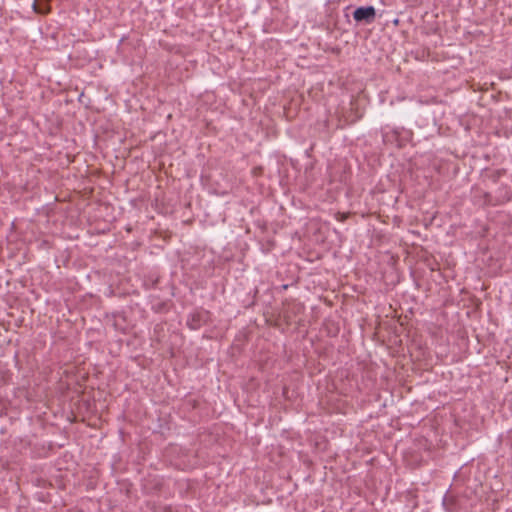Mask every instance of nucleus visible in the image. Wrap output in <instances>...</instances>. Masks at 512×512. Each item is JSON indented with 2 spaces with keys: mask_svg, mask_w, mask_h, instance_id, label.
<instances>
[{
  "mask_svg": "<svg viewBox=\"0 0 512 512\" xmlns=\"http://www.w3.org/2000/svg\"><path fill=\"white\" fill-rule=\"evenodd\" d=\"M495 197H496L495 203H499L500 205L505 204L512 200V191L509 186L501 185L497 189V191L495 193Z\"/></svg>",
  "mask_w": 512,
  "mask_h": 512,
  "instance_id": "3",
  "label": "nucleus"
},
{
  "mask_svg": "<svg viewBox=\"0 0 512 512\" xmlns=\"http://www.w3.org/2000/svg\"><path fill=\"white\" fill-rule=\"evenodd\" d=\"M209 311L197 310L190 313L186 320V325L191 330H198L209 320Z\"/></svg>",
  "mask_w": 512,
  "mask_h": 512,
  "instance_id": "2",
  "label": "nucleus"
},
{
  "mask_svg": "<svg viewBox=\"0 0 512 512\" xmlns=\"http://www.w3.org/2000/svg\"><path fill=\"white\" fill-rule=\"evenodd\" d=\"M40 5L41 6H46V5H49V3L41 2Z\"/></svg>",
  "mask_w": 512,
  "mask_h": 512,
  "instance_id": "10",
  "label": "nucleus"
},
{
  "mask_svg": "<svg viewBox=\"0 0 512 512\" xmlns=\"http://www.w3.org/2000/svg\"><path fill=\"white\" fill-rule=\"evenodd\" d=\"M41 2L49 3L50 0H34L33 5H32L34 12H36L38 14H42V15H46V14L50 13V11H51L50 6L49 5L41 6L40 5Z\"/></svg>",
  "mask_w": 512,
  "mask_h": 512,
  "instance_id": "4",
  "label": "nucleus"
},
{
  "mask_svg": "<svg viewBox=\"0 0 512 512\" xmlns=\"http://www.w3.org/2000/svg\"><path fill=\"white\" fill-rule=\"evenodd\" d=\"M158 283V279L152 280V281H145L144 286L146 289L154 288Z\"/></svg>",
  "mask_w": 512,
  "mask_h": 512,
  "instance_id": "9",
  "label": "nucleus"
},
{
  "mask_svg": "<svg viewBox=\"0 0 512 512\" xmlns=\"http://www.w3.org/2000/svg\"><path fill=\"white\" fill-rule=\"evenodd\" d=\"M449 498L447 496L443 499V505L446 507V510L449 512H456V508L454 506H448Z\"/></svg>",
  "mask_w": 512,
  "mask_h": 512,
  "instance_id": "8",
  "label": "nucleus"
},
{
  "mask_svg": "<svg viewBox=\"0 0 512 512\" xmlns=\"http://www.w3.org/2000/svg\"><path fill=\"white\" fill-rule=\"evenodd\" d=\"M397 135H398V131L397 130H394L391 135H389L387 133V134L384 135V141L392 142V139H394V138L396 139Z\"/></svg>",
  "mask_w": 512,
  "mask_h": 512,
  "instance_id": "7",
  "label": "nucleus"
},
{
  "mask_svg": "<svg viewBox=\"0 0 512 512\" xmlns=\"http://www.w3.org/2000/svg\"><path fill=\"white\" fill-rule=\"evenodd\" d=\"M505 170L504 169H498V170H494L492 171L489 175H488V178L493 182V183H497L499 181V179L505 174Z\"/></svg>",
  "mask_w": 512,
  "mask_h": 512,
  "instance_id": "5",
  "label": "nucleus"
},
{
  "mask_svg": "<svg viewBox=\"0 0 512 512\" xmlns=\"http://www.w3.org/2000/svg\"><path fill=\"white\" fill-rule=\"evenodd\" d=\"M484 201L487 205H490V206L500 205L499 203H493V202H496V197H495V195H492L491 193L484 194Z\"/></svg>",
  "mask_w": 512,
  "mask_h": 512,
  "instance_id": "6",
  "label": "nucleus"
},
{
  "mask_svg": "<svg viewBox=\"0 0 512 512\" xmlns=\"http://www.w3.org/2000/svg\"><path fill=\"white\" fill-rule=\"evenodd\" d=\"M353 18L357 23L371 24L376 19V9L373 6H360L353 12Z\"/></svg>",
  "mask_w": 512,
  "mask_h": 512,
  "instance_id": "1",
  "label": "nucleus"
}]
</instances>
